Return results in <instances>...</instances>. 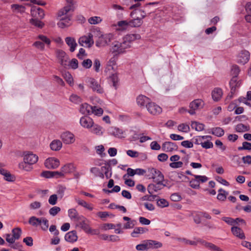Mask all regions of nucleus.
Returning a JSON list of instances; mask_svg holds the SVG:
<instances>
[{
	"mask_svg": "<svg viewBox=\"0 0 251 251\" xmlns=\"http://www.w3.org/2000/svg\"><path fill=\"white\" fill-rule=\"evenodd\" d=\"M60 138L65 144H71L75 141V135L68 131L63 132L60 135Z\"/></svg>",
	"mask_w": 251,
	"mask_h": 251,
	"instance_id": "13",
	"label": "nucleus"
},
{
	"mask_svg": "<svg viewBox=\"0 0 251 251\" xmlns=\"http://www.w3.org/2000/svg\"><path fill=\"white\" fill-rule=\"evenodd\" d=\"M101 171L102 172L104 175V176L107 179L110 178L112 176V171L111 168L110 166H103L101 167Z\"/></svg>",
	"mask_w": 251,
	"mask_h": 251,
	"instance_id": "39",
	"label": "nucleus"
},
{
	"mask_svg": "<svg viewBox=\"0 0 251 251\" xmlns=\"http://www.w3.org/2000/svg\"><path fill=\"white\" fill-rule=\"evenodd\" d=\"M94 35L98 38L96 42V45L98 47H103L108 45L113 38L112 33L102 34L99 28L93 30Z\"/></svg>",
	"mask_w": 251,
	"mask_h": 251,
	"instance_id": "2",
	"label": "nucleus"
},
{
	"mask_svg": "<svg viewBox=\"0 0 251 251\" xmlns=\"http://www.w3.org/2000/svg\"><path fill=\"white\" fill-rule=\"evenodd\" d=\"M147 109L148 112L153 115H159L162 111V108L160 106L151 101L149 104L147 105Z\"/></svg>",
	"mask_w": 251,
	"mask_h": 251,
	"instance_id": "11",
	"label": "nucleus"
},
{
	"mask_svg": "<svg viewBox=\"0 0 251 251\" xmlns=\"http://www.w3.org/2000/svg\"><path fill=\"white\" fill-rule=\"evenodd\" d=\"M86 233L92 235H99L100 234V231L99 229H92L90 226L87 231H86Z\"/></svg>",
	"mask_w": 251,
	"mask_h": 251,
	"instance_id": "60",
	"label": "nucleus"
},
{
	"mask_svg": "<svg viewBox=\"0 0 251 251\" xmlns=\"http://www.w3.org/2000/svg\"><path fill=\"white\" fill-rule=\"evenodd\" d=\"M177 146L171 142H165L162 145V150L165 152H171L177 149Z\"/></svg>",
	"mask_w": 251,
	"mask_h": 251,
	"instance_id": "20",
	"label": "nucleus"
},
{
	"mask_svg": "<svg viewBox=\"0 0 251 251\" xmlns=\"http://www.w3.org/2000/svg\"><path fill=\"white\" fill-rule=\"evenodd\" d=\"M212 137L209 135L199 136L195 139V144L201 145L203 148L208 149L213 148V144L210 141Z\"/></svg>",
	"mask_w": 251,
	"mask_h": 251,
	"instance_id": "3",
	"label": "nucleus"
},
{
	"mask_svg": "<svg viewBox=\"0 0 251 251\" xmlns=\"http://www.w3.org/2000/svg\"><path fill=\"white\" fill-rule=\"evenodd\" d=\"M19 168L22 170L26 172H30L33 169V167L31 164H29L24 161L19 164Z\"/></svg>",
	"mask_w": 251,
	"mask_h": 251,
	"instance_id": "40",
	"label": "nucleus"
},
{
	"mask_svg": "<svg viewBox=\"0 0 251 251\" xmlns=\"http://www.w3.org/2000/svg\"><path fill=\"white\" fill-rule=\"evenodd\" d=\"M121 47L122 49L123 53L126 52V50L127 49H129L131 47V45L130 43L127 41L124 40L123 38V41L122 43H121Z\"/></svg>",
	"mask_w": 251,
	"mask_h": 251,
	"instance_id": "52",
	"label": "nucleus"
},
{
	"mask_svg": "<svg viewBox=\"0 0 251 251\" xmlns=\"http://www.w3.org/2000/svg\"><path fill=\"white\" fill-rule=\"evenodd\" d=\"M239 151L242 150H251V143L248 142H244L242 143V147H239L238 148Z\"/></svg>",
	"mask_w": 251,
	"mask_h": 251,
	"instance_id": "57",
	"label": "nucleus"
},
{
	"mask_svg": "<svg viewBox=\"0 0 251 251\" xmlns=\"http://www.w3.org/2000/svg\"><path fill=\"white\" fill-rule=\"evenodd\" d=\"M44 165L48 169H55L59 167L60 161L55 157H49L45 161Z\"/></svg>",
	"mask_w": 251,
	"mask_h": 251,
	"instance_id": "12",
	"label": "nucleus"
},
{
	"mask_svg": "<svg viewBox=\"0 0 251 251\" xmlns=\"http://www.w3.org/2000/svg\"><path fill=\"white\" fill-rule=\"evenodd\" d=\"M101 21V18L99 16L92 17L88 19V22L91 25H97L100 23Z\"/></svg>",
	"mask_w": 251,
	"mask_h": 251,
	"instance_id": "46",
	"label": "nucleus"
},
{
	"mask_svg": "<svg viewBox=\"0 0 251 251\" xmlns=\"http://www.w3.org/2000/svg\"><path fill=\"white\" fill-rule=\"evenodd\" d=\"M177 129L180 131L187 133L189 131L190 127L186 124H181L178 126Z\"/></svg>",
	"mask_w": 251,
	"mask_h": 251,
	"instance_id": "50",
	"label": "nucleus"
},
{
	"mask_svg": "<svg viewBox=\"0 0 251 251\" xmlns=\"http://www.w3.org/2000/svg\"><path fill=\"white\" fill-rule=\"evenodd\" d=\"M136 101L139 106L147 107V105L151 102V100L144 95H140L137 98Z\"/></svg>",
	"mask_w": 251,
	"mask_h": 251,
	"instance_id": "21",
	"label": "nucleus"
},
{
	"mask_svg": "<svg viewBox=\"0 0 251 251\" xmlns=\"http://www.w3.org/2000/svg\"><path fill=\"white\" fill-rule=\"evenodd\" d=\"M61 211V209L58 206H53L51 207L49 210V214L52 216H55L60 211Z\"/></svg>",
	"mask_w": 251,
	"mask_h": 251,
	"instance_id": "56",
	"label": "nucleus"
},
{
	"mask_svg": "<svg viewBox=\"0 0 251 251\" xmlns=\"http://www.w3.org/2000/svg\"><path fill=\"white\" fill-rule=\"evenodd\" d=\"M88 86L94 92L99 94L103 93V89L98 81L92 77L89 78L87 81Z\"/></svg>",
	"mask_w": 251,
	"mask_h": 251,
	"instance_id": "7",
	"label": "nucleus"
},
{
	"mask_svg": "<svg viewBox=\"0 0 251 251\" xmlns=\"http://www.w3.org/2000/svg\"><path fill=\"white\" fill-rule=\"evenodd\" d=\"M76 227H79L83 230L85 233L90 227V221L83 215H80L78 219L75 222Z\"/></svg>",
	"mask_w": 251,
	"mask_h": 251,
	"instance_id": "6",
	"label": "nucleus"
},
{
	"mask_svg": "<svg viewBox=\"0 0 251 251\" xmlns=\"http://www.w3.org/2000/svg\"><path fill=\"white\" fill-rule=\"evenodd\" d=\"M126 154L131 157L135 158L139 156L140 152L135 151L129 150L126 151Z\"/></svg>",
	"mask_w": 251,
	"mask_h": 251,
	"instance_id": "61",
	"label": "nucleus"
},
{
	"mask_svg": "<svg viewBox=\"0 0 251 251\" xmlns=\"http://www.w3.org/2000/svg\"><path fill=\"white\" fill-rule=\"evenodd\" d=\"M93 111L91 114H94L97 116H100L103 113V110L101 108H98L97 106H92Z\"/></svg>",
	"mask_w": 251,
	"mask_h": 251,
	"instance_id": "62",
	"label": "nucleus"
},
{
	"mask_svg": "<svg viewBox=\"0 0 251 251\" xmlns=\"http://www.w3.org/2000/svg\"><path fill=\"white\" fill-rule=\"evenodd\" d=\"M191 126L193 129H195L198 131H202L205 127L204 124L196 121L192 122Z\"/></svg>",
	"mask_w": 251,
	"mask_h": 251,
	"instance_id": "42",
	"label": "nucleus"
},
{
	"mask_svg": "<svg viewBox=\"0 0 251 251\" xmlns=\"http://www.w3.org/2000/svg\"><path fill=\"white\" fill-rule=\"evenodd\" d=\"M237 76H233L229 82L231 93H234L236 87H238V82H237Z\"/></svg>",
	"mask_w": 251,
	"mask_h": 251,
	"instance_id": "41",
	"label": "nucleus"
},
{
	"mask_svg": "<svg viewBox=\"0 0 251 251\" xmlns=\"http://www.w3.org/2000/svg\"><path fill=\"white\" fill-rule=\"evenodd\" d=\"M80 216L75 209L72 208L68 210V216L72 220L76 222Z\"/></svg>",
	"mask_w": 251,
	"mask_h": 251,
	"instance_id": "35",
	"label": "nucleus"
},
{
	"mask_svg": "<svg viewBox=\"0 0 251 251\" xmlns=\"http://www.w3.org/2000/svg\"><path fill=\"white\" fill-rule=\"evenodd\" d=\"M66 82L71 86L74 84V79L72 75L69 72H65L62 75Z\"/></svg>",
	"mask_w": 251,
	"mask_h": 251,
	"instance_id": "44",
	"label": "nucleus"
},
{
	"mask_svg": "<svg viewBox=\"0 0 251 251\" xmlns=\"http://www.w3.org/2000/svg\"><path fill=\"white\" fill-rule=\"evenodd\" d=\"M42 219V218H38L35 216H32L29 219L28 223L33 226H37L41 225Z\"/></svg>",
	"mask_w": 251,
	"mask_h": 251,
	"instance_id": "38",
	"label": "nucleus"
},
{
	"mask_svg": "<svg viewBox=\"0 0 251 251\" xmlns=\"http://www.w3.org/2000/svg\"><path fill=\"white\" fill-rule=\"evenodd\" d=\"M148 231V229L143 227H135L133 231L131 233V236L133 237H138L140 234L145 233Z\"/></svg>",
	"mask_w": 251,
	"mask_h": 251,
	"instance_id": "30",
	"label": "nucleus"
},
{
	"mask_svg": "<svg viewBox=\"0 0 251 251\" xmlns=\"http://www.w3.org/2000/svg\"><path fill=\"white\" fill-rule=\"evenodd\" d=\"M148 250L149 249H157L162 247V243L160 242L153 240H147Z\"/></svg>",
	"mask_w": 251,
	"mask_h": 251,
	"instance_id": "24",
	"label": "nucleus"
},
{
	"mask_svg": "<svg viewBox=\"0 0 251 251\" xmlns=\"http://www.w3.org/2000/svg\"><path fill=\"white\" fill-rule=\"evenodd\" d=\"M250 57V53L248 50H243L238 56L237 62L244 65L249 61Z\"/></svg>",
	"mask_w": 251,
	"mask_h": 251,
	"instance_id": "16",
	"label": "nucleus"
},
{
	"mask_svg": "<svg viewBox=\"0 0 251 251\" xmlns=\"http://www.w3.org/2000/svg\"><path fill=\"white\" fill-rule=\"evenodd\" d=\"M223 95V90L221 88L219 87L215 88L211 92L212 98L214 101H219Z\"/></svg>",
	"mask_w": 251,
	"mask_h": 251,
	"instance_id": "18",
	"label": "nucleus"
},
{
	"mask_svg": "<svg viewBox=\"0 0 251 251\" xmlns=\"http://www.w3.org/2000/svg\"><path fill=\"white\" fill-rule=\"evenodd\" d=\"M79 111L82 114H91L93 111L92 106L84 103L80 105Z\"/></svg>",
	"mask_w": 251,
	"mask_h": 251,
	"instance_id": "27",
	"label": "nucleus"
},
{
	"mask_svg": "<svg viewBox=\"0 0 251 251\" xmlns=\"http://www.w3.org/2000/svg\"><path fill=\"white\" fill-rule=\"evenodd\" d=\"M117 25L120 27L119 30H126L130 27L129 20H123L117 23Z\"/></svg>",
	"mask_w": 251,
	"mask_h": 251,
	"instance_id": "43",
	"label": "nucleus"
},
{
	"mask_svg": "<svg viewBox=\"0 0 251 251\" xmlns=\"http://www.w3.org/2000/svg\"><path fill=\"white\" fill-rule=\"evenodd\" d=\"M33 46L40 50L43 51L45 50L44 43L41 42L40 40L35 42L33 43Z\"/></svg>",
	"mask_w": 251,
	"mask_h": 251,
	"instance_id": "54",
	"label": "nucleus"
},
{
	"mask_svg": "<svg viewBox=\"0 0 251 251\" xmlns=\"http://www.w3.org/2000/svg\"><path fill=\"white\" fill-rule=\"evenodd\" d=\"M147 173L148 177L153 179L154 182H163L164 180V175L159 170L155 168H149Z\"/></svg>",
	"mask_w": 251,
	"mask_h": 251,
	"instance_id": "4",
	"label": "nucleus"
},
{
	"mask_svg": "<svg viewBox=\"0 0 251 251\" xmlns=\"http://www.w3.org/2000/svg\"><path fill=\"white\" fill-rule=\"evenodd\" d=\"M65 41L70 48V51L72 52H74L77 46L75 39L73 37H67L65 38Z\"/></svg>",
	"mask_w": 251,
	"mask_h": 251,
	"instance_id": "22",
	"label": "nucleus"
},
{
	"mask_svg": "<svg viewBox=\"0 0 251 251\" xmlns=\"http://www.w3.org/2000/svg\"><path fill=\"white\" fill-rule=\"evenodd\" d=\"M50 146L51 150L58 151L61 149L62 143L59 140H54L50 143Z\"/></svg>",
	"mask_w": 251,
	"mask_h": 251,
	"instance_id": "32",
	"label": "nucleus"
},
{
	"mask_svg": "<svg viewBox=\"0 0 251 251\" xmlns=\"http://www.w3.org/2000/svg\"><path fill=\"white\" fill-rule=\"evenodd\" d=\"M75 200L79 205H80L91 211L93 209V207L91 204L88 203L85 201L80 199L78 197H75Z\"/></svg>",
	"mask_w": 251,
	"mask_h": 251,
	"instance_id": "33",
	"label": "nucleus"
},
{
	"mask_svg": "<svg viewBox=\"0 0 251 251\" xmlns=\"http://www.w3.org/2000/svg\"><path fill=\"white\" fill-rule=\"evenodd\" d=\"M208 133H211L217 137H222L225 134L224 130L220 127L210 128L207 131Z\"/></svg>",
	"mask_w": 251,
	"mask_h": 251,
	"instance_id": "26",
	"label": "nucleus"
},
{
	"mask_svg": "<svg viewBox=\"0 0 251 251\" xmlns=\"http://www.w3.org/2000/svg\"><path fill=\"white\" fill-rule=\"evenodd\" d=\"M65 190L66 188L65 187H63L62 186H60L58 187L57 191V196H58V198L62 199L63 197Z\"/></svg>",
	"mask_w": 251,
	"mask_h": 251,
	"instance_id": "59",
	"label": "nucleus"
},
{
	"mask_svg": "<svg viewBox=\"0 0 251 251\" xmlns=\"http://www.w3.org/2000/svg\"><path fill=\"white\" fill-rule=\"evenodd\" d=\"M23 160L31 165L35 164L38 160V156L31 151H25L23 153Z\"/></svg>",
	"mask_w": 251,
	"mask_h": 251,
	"instance_id": "10",
	"label": "nucleus"
},
{
	"mask_svg": "<svg viewBox=\"0 0 251 251\" xmlns=\"http://www.w3.org/2000/svg\"><path fill=\"white\" fill-rule=\"evenodd\" d=\"M12 11L16 13H23L25 11V7L22 5L14 4L11 5Z\"/></svg>",
	"mask_w": 251,
	"mask_h": 251,
	"instance_id": "37",
	"label": "nucleus"
},
{
	"mask_svg": "<svg viewBox=\"0 0 251 251\" xmlns=\"http://www.w3.org/2000/svg\"><path fill=\"white\" fill-rule=\"evenodd\" d=\"M130 27H136L140 26L143 22L141 18H137L132 20H129Z\"/></svg>",
	"mask_w": 251,
	"mask_h": 251,
	"instance_id": "36",
	"label": "nucleus"
},
{
	"mask_svg": "<svg viewBox=\"0 0 251 251\" xmlns=\"http://www.w3.org/2000/svg\"><path fill=\"white\" fill-rule=\"evenodd\" d=\"M55 54L60 65L66 67L68 65L69 60V57L66 52L61 50H57L55 51Z\"/></svg>",
	"mask_w": 251,
	"mask_h": 251,
	"instance_id": "9",
	"label": "nucleus"
},
{
	"mask_svg": "<svg viewBox=\"0 0 251 251\" xmlns=\"http://www.w3.org/2000/svg\"><path fill=\"white\" fill-rule=\"evenodd\" d=\"M80 124L84 128H89L92 127L94 122L93 120L89 117H82L80 119Z\"/></svg>",
	"mask_w": 251,
	"mask_h": 251,
	"instance_id": "19",
	"label": "nucleus"
},
{
	"mask_svg": "<svg viewBox=\"0 0 251 251\" xmlns=\"http://www.w3.org/2000/svg\"><path fill=\"white\" fill-rule=\"evenodd\" d=\"M124 40L128 42L131 45V43L133 41L139 40L141 39V35L139 34L134 33V34H129L125 36L124 37Z\"/></svg>",
	"mask_w": 251,
	"mask_h": 251,
	"instance_id": "34",
	"label": "nucleus"
},
{
	"mask_svg": "<svg viewBox=\"0 0 251 251\" xmlns=\"http://www.w3.org/2000/svg\"><path fill=\"white\" fill-rule=\"evenodd\" d=\"M204 105V102L201 99H196L192 101L189 105L190 110L188 112L192 115L196 114L195 111L198 109L202 108Z\"/></svg>",
	"mask_w": 251,
	"mask_h": 251,
	"instance_id": "8",
	"label": "nucleus"
},
{
	"mask_svg": "<svg viewBox=\"0 0 251 251\" xmlns=\"http://www.w3.org/2000/svg\"><path fill=\"white\" fill-rule=\"evenodd\" d=\"M40 19L32 18L30 20V23L32 25L37 26L39 28H42L44 24L40 20Z\"/></svg>",
	"mask_w": 251,
	"mask_h": 251,
	"instance_id": "47",
	"label": "nucleus"
},
{
	"mask_svg": "<svg viewBox=\"0 0 251 251\" xmlns=\"http://www.w3.org/2000/svg\"><path fill=\"white\" fill-rule=\"evenodd\" d=\"M123 220L124 221H127V223H126L124 226V228L125 229L132 228L136 224V220H131L130 218L128 217H124Z\"/></svg>",
	"mask_w": 251,
	"mask_h": 251,
	"instance_id": "31",
	"label": "nucleus"
},
{
	"mask_svg": "<svg viewBox=\"0 0 251 251\" xmlns=\"http://www.w3.org/2000/svg\"><path fill=\"white\" fill-rule=\"evenodd\" d=\"M13 236L16 240L19 239L22 234V230L20 227L14 228L12 230Z\"/></svg>",
	"mask_w": 251,
	"mask_h": 251,
	"instance_id": "45",
	"label": "nucleus"
},
{
	"mask_svg": "<svg viewBox=\"0 0 251 251\" xmlns=\"http://www.w3.org/2000/svg\"><path fill=\"white\" fill-rule=\"evenodd\" d=\"M205 247L212 251H223L220 248L209 242L207 244Z\"/></svg>",
	"mask_w": 251,
	"mask_h": 251,
	"instance_id": "55",
	"label": "nucleus"
},
{
	"mask_svg": "<svg viewBox=\"0 0 251 251\" xmlns=\"http://www.w3.org/2000/svg\"><path fill=\"white\" fill-rule=\"evenodd\" d=\"M30 12L33 18L41 19L44 18L45 15L43 10L37 6L32 7Z\"/></svg>",
	"mask_w": 251,
	"mask_h": 251,
	"instance_id": "14",
	"label": "nucleus"
},
{
	"mask_svg": "<svg viewBox=\"0 0 251 251\" xmlns=\"http://www.w3.org/2000/svg\"><path fill=\"white\" fill-rule=\"evenodd\" d=\"M121 43L119 42H114L111 48L110 51L112 53H115L117 55L119 54L123 53L122 49L121 47Z\"/></svg>",
	"mask_w": 251,
	"mask_h": 251,
	"instance_id": "28",
	"label": "nucleus"
},
{
	"mask_svg": "<svg viewBox=\"0 0 251 251\" xmlns=\"http://www.w3.org/2000/svg\"><path fill=\"white\" fill-rule=\"evenodd\" d=\"M37 39L40 40L41 42L44 43L45 45L49 46L50 44V40L47 36L43 35H39L36 38Z\"/></svg>",
	"mask_w": 251,
	"mask_h": 251,
	"instance_id": "48",
	"label": "nucleus"
},
{
	"mask_svg": "<svg viewBox=\"0 0 251 251\" xmlns=\"http://www.w3.org/2000/svg\"><path fill=\"white\" fill-rule=\"evenodd\" d=\"M65 240L68 242L74 243L77 241V236L76 232L73 230L67 233L65 235Z\"/></svg>",
	"mask_w": 251,
	"mask_h": 251,
	"instance_id": "25",
	"label": "nucleus"
},
{
	"mask_svg": "<svg viewBox=\"0 0 251 251\" xmlns=\"http://www.w3.org/2000/svg\"><path fill=\"white\" fill-rule=\"evenodd\" d=\"M108 132L110 135H113L115 137L119 138L123 137V131L122 129L116 127H111L109 128Z\"/></svg>",
	"mask_w": 251,
	"mask_h": 251,
	"instance_id": "23",
	"label": "nucleus"
},
{
	"mask_svg": "<svg viewBox=\"0 0 251 251\" xmlns=\"http://www.w3.org/2000/svg\"><path fill=\"white\" fill-rule=\"evenodd\" d=\"M70 100L72 102L78 104L81 102V99L75 94H72L70 97Z\"/></svg>",
	"mask_w": 251,
	"mask_h": 251,
	"instance_id": "53",
	"label": "nucleus"
},
{
	"mask_svg": "<svg viewBox=\"0 0 251 251\" xmlns=\"http://www.w3.org/2000/svg\"><path fill=\"white\" fill-rule=\"evenodd\" d=\"M93 35L89 33L87 36H83L79 38V44L84 47L90 48L94 44Z\"/></svg>",
	"mask_w": 251,
	"mask_h": 251,
	"instance_id": "5",
	"label": "nucleus"
},
{
	"mask_svg": "<svg viewBox=\"0 0 251 251\" xmlns=\"http://www.w3.org/2000/svg\"><path fill=\"white\" fill-rule=\"evenodd\" d=\"M155 184H150L148 187V190L150 194H152L154 192H157L161 190L165 185L163 184V182H155Z\"/></svg>",
	"mask_w": 251,
	"mask_h": 251,
	"instance_id": "17",
	"label": "nucleus"
},
{
	"mask_svg": "<svg viewBox=\"0 0 251 251\" xmlns=\"http://www.w3.org/2000/svg\"><path fill=\"white\" fill-rule=\"evenodd\" d=\"M235 130L237 132H243L246 131H248L249 127L242 124H240L236 126Z\"/></svg>",
	"mask_w": 251,
	"mask_h": 251,
	"instance_id": "51",
	"label": "nucleus"
},
{
	"mask_svg": "<svg viewBox=\"0 0 251 251\" xmlns=\"http://www.w3.org/2000/svg\"><path fill=\"white\" fill-rule=\"evenodd\" d=\"M232 233L235 236L239 238L240 239H244L245 238L244 233L240 227L237 226H233L231 228Z\"/></svg>",
	"mask_w": 251,
	"mask_h": 251,
	"instance_id": "29",
	"label": "nucleus"
},
{
	"mask_svg": "<svg viewBox=\"0 0 251 251\" xmlns=\"http://www.w3.org/2000/svg\"><path fill=\"white\" fill-rule=\"evenodd\" d=\"M91 129V132L98 135H100L102 134L101 130L102 127L98 125H95Z\"/></svg>",
	"mask_w": 251,
	"mask_h": 251,
	"instance_id": "49",
	"label": "nucleus"
},
{
	"mask_svg": "<svg viewBox=\"0 0 251 251\" xmlns=\"http://www.w3.org/2000/svg\"><path fill=\"white\" fill-rule=\"evenodd\" d=\"M158 206L161 207H167L169 205L168 202L164 199H160L157 201Z\"/></svg>",
	"mask_w": 251,
	"mask_h": 251,
	"instance_id": "64",
	"label": "nucleus"
},
{
	"mask_svg": "<svg viewBox=\"0 0 251 251\" xmlns=\"http://www.w3.org/2000/svg\"><path fill=\"white\" fill-rule=\"evenodd\" d=\"M75 170L74 164L67 163L61 167L60 172V176L63 177L65 175L73 172Z\"/></svg>",
	"mask_w": 251,
	"mask_h": 251,
	"instance_id": "15",
	"label": "nucleus"
},
{
	"mask_svg": "<svg viewBox=\"0 0 251 251\" xmlns=\"http://www.w3.org/2000/svg\"><path fill=\"white\" fill-rule=\"evenodd\" d=\"M109 81H111L113 83V86L115 87H116L117 83L118 81V75L116 74H113L109 76Z\"/></svg>",
	"mask_w": 251,
	"mask_h": 251,
	"instance_id": "58",
	"label": "nucleus"
},
{
	"mask_svg": "<svg viewBox=\"0 0 251 251\" xmlns=\"http://www.w3.org/2000/svg\"><path fill=\"white\" fill-rule=\"evenodd\" d=\"M57 198L58 197L56 194L51 195L49 199V203L52 205L56 204L57 203Z\"/></svg>",
	"mask_w": 251,
	"mask_h": 251,
	"instance_id": "63",
	"label": "nucleus"
},
{
	"mask_svg": "<svg viewBox=\"0 0 251 251\" xmlns=\"http://www.w3.org/2000/svg\"><path fill=\"white\" fill-rule=\"evenodd\" d=\"M72 10V6L66 5L61 9L58 13V17L60 21L57 23V25L60 28H64L70 25V17L68 14Z\"/></svg>",
	"mask_w": 251,
	"mask_h": 251,
	"instance_id": "1",
	"label": "nucleus"
}]
</instances>
